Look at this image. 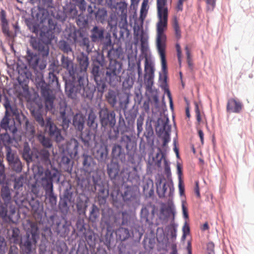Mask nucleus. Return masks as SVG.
I'll return each mask as SVG.
<instances>
[{
	"label": "nucleus",
	"mask_w": 254,
	"mask_h": 254,
	"mask_svg": "<svg viewBox=\"0 0 254 254\" xmlns=\"http://www.w3.org/2000/svg\"><path fill=\"white\" fill-rule=\"evenodd\" d=\"M96 133L85 129L80 132L79 138L84 146L88 149L92 148L97 143Z\"/></svg>",
	"instance_id": "nucleus-24"
},
{
	"label": "nucleus",
	"mask_w": 254,
	"mask_h": 254,
	"mask_svg": "<svg viewBox=\"0 0 254 254\" xmlns=\"http://www.w3.org/2000/svg\"><path fill=\"white\" fill-rule=\"evenodd\" d=\"M114 225H127L130 219V216L126 211H118L113 214Z\"/></svg>",
	"instance_id": "nucleus-35"
},
{
	"label": "nucleus",
	"mask_w": 254,
	"mask_h": 254,
	"mask_svg": "<svg viewBox=\"0 0 254 254\" xmlns=\"http://www.w3.org/2000/svg\"><path fill=\"white\" fill-rule=\"evenodd\" d=\"M43 128L48 135L57 142H60L64 140L61 129L57 127L51 117L46 118V124Z\"/></svg>",
	"instance_id": "nucleus-21"
},
{
	"label": "nucleus",
	"mask_w": 254,
	"mask_h": 254,
	"mask_svg": "<svg viewBox=\"0 0 254 254\" xmlns=\"http://www.w3.org/2000/svg\"><path fill=\"white\" fill-rule=\"evenodd\" d=\"M11 143V137L7 132L0 134V147L4 146L6 148V147H9L8 145Z\"/></svg>",
	"instance_id": "nucleus-60"
},
{
	"label": "nucleus",
	"mask_w": 254,
	"mask_h": 254,
	"mask_svg": "<svg viewBox=\"0 0 254 254\" xmlns=\"http://www.w3.org/2000/svg\"><path fill=\"white\" fill-rule=\"evenodd\" d=\"M107 140L115 141L118 139L119 133L130 132L126 127L125 120L122 115L120 113L117 126L113 127H108L107 129Z\"/></svg>",
	"instance_id": "nucleus-20"
},
{
	"label": "nucleus",
	"mask_w": 254,
	"mask_h": 254,
	"mask_svg": "<svg viewBox=\"0 0 254 254\" xmlns=\"http://www.w3.org/2000/svg\"><path fill=\"white\" fill-rule=\"evenodd\" d=\"M18 73L20 74L17 77V81L19 85L25 86L28 81L30 73L28 71L26 66H25L23 69H18Z\"/></svg>",
	"instance_id": "nucleus-48"
},
{
	"label": "nucleus",
	"mask_w": 254,
	"mask_h": 254,
	"mask_svg": "<svg viewBox=\"0 0 254 254\" xmlns=\"http://www.w3.org/2000/svg\"><path fill=\"white\" fill-rule=\"evenodd\" d=\"M96 9V5H88L87 9L88 16L91 18H95L97 21L102 22L107 16V10L105 8Z\"/></svg>",
	"instance_id": "nucleus-27"
},
{
	"label": "nucleus",
	"mask_w": 254,
	"mask_h": 254,
	"mask_svg": "<svg viewBox=\"0 0 254 254\" xmlns=\"http://www.w3.org/2000/svg\"><path fill=\"white\" fill-rule=\"evenodd\" d=\"M48 221L54 232L60 237L65 238L68 235L71 223L66 216L55 213L49 217Z\"/></svg>",
	"instance_id": "nucleus-9"
},
{
	"label": "nucleus",
	"mask_w": 254,
	"mask_h": 254,
	"mask_svg": "<svg viewBox=\"0 0 254 254\" xmlns=\"http://www.w3.org/2000/svg\"><path fill=\"white\" fill-rule=\"evenodd\" d=\"M82 169L88 174L92 172L94 170L95 162L92 156L87 152H84L81 156Z\"/></svg>",
	"instance_id": "nucleus-31"
},
{
	"label": "nucleus",
	"mask_w": 254,
	"mask_h": 254,
	"mask_svg": "<svg viewBox=\"0 0 254 254\" xmlns=\"http://www.w3.org/2000/svg\"><path fill=\"white\" fill-rule=\"evenodd\" d=\"M169 119L166 116L158 118L155 125L156 133L163 142V146H165L170 141L171 127L169 125Z\"/></svg>",
	"instance_id": "nucleus-17"
},
{
	"label": "nucleus",
	"mask_w": 254,
	"mask_h": 254,
	"mask_svg": "<svg viewBox=\"0 0 254 254\" xmlns=\"http://www.w3.org/2000/svg\"><path fill=\"white\" fill-rule=\"evenodd\" d=\"M242 109V104L234 99H230L228 101L227 111L229 112L239 113Z\"/></svg>",
	"instance_id": "nucleus-47"
},
{
	"label": "nucleus",
	"mask_w": 254,
	"mask_h": 254,
	"mask_svg": "<svg viewBox=\"0 0 254 254\" xmlns=\"http://www.w3.org/2000/svg\"><path fill=\"white\" fill-rule=\"evenodd\" d=\"M157 14L159 21L157 24L156 45L161 62L165 67L166 36L164 34L167 25L168 10L167 0H157Z\"/></svg>",
	"instance_id": "nucleus-3"
},
{
	"label": "nucleus",
	"mask_w": 254,
	"mask_h": 254,
	"mask_svg": "<svg viewBox=\"0 0 254 254\" xmlns=\"http://www.w3.org/2000/svg\"><path fill=\"white\" fill-rule=\"evenodd\" d=\"M25 58L30 67L34 69L37 68L39 62V58L36 54H34L30 50H27Z\"/></svg>",
	"instance_id": "nucleus-44"
},
{
	"label": "nucleus",
	"mask_w": 254,
	"mask_h": 254,
	"mask_svg": "<svg viewBox=\"0 0 254 254\" xmlns=\"http://www.w3.org/2000/svg\"><path fill=\"white\" fill-rule=\"evenodd\" d=\"M106 88L103 91H99L97 83L95 85L89 82L87 76L77 77L73 82L70 81L67 86L65 87V93L68 98L76 100L81 96L84 99L91 101L92 100L96 90L98 96L102 98L105 91L107 90L108 81H105Z\"/></svg>",
	"instance_id": "nucleus-2"
},
{
	"label": "nucleus",
	"mask_w": 254,
	"mask_h": 254,
	"mask_svg": "<svg viewBox=\"0 0 254 254\" xmlns=\"http://www.w3.org/2000/svg\"><path fill=\"white\" fill-rule=\"evenodd\" d=\"M134 81L132 78L128 76L126 77L123 82V90L125 92L126 94L125 95H128L130 89L132 87Z\"/></svg>",
	"instance_id": "nucleus-57"
},
{
	"label": "nucleus",
	"mask_w": 254,
	"mask_h": 254,
	"mask_svg": "<svg viewBox=\"0 0 254 254\" xmlns=\"http://www.w3.org/2000/svg\"><path fill=\"white\" fill-rule=\"evenodd\" d=\"M117 239L121 242H124L131 237L128 229L120 226L115 231Z\"/></svg>",
	"instance_id": "nucleus-46"
},
{
	"label": "nucleus",
	"mask_w": 254,
	"mask_h": 254,
	"mask_svg": "<svg viewBox=\"0 0 254 254\" xmlns=\"http://www.w3.org/2000/svg\"><path fill=\"white\" fill-rule=\"evenodd\" d=\"M77 65V77L81 76H87V70L89 65V60L88 54L84 52L79 53L76 56Z\"/></svg>",
	"instance_id": "nucleus-22"
},
{
	"label": "nucleus",
	"mask_w": 254,
	"mask_h": 254,
	"mask_svg": "<svg viewBox=\"0 0 254 254\" xmlns=\"http://www.w3.org/2000/svg\"><path fill=\"white\" fill-rule=\"evenodd\" d=\"M137 112L138 111L136 108H134V105L132 108L129 110L126 115V127L130 132L134 130L135 120Z\"/></svg>",
	"instance_id": "nucleus-34"
},
{
	"label": "nucleus",
	"mask_w": 254,
	"mask_h": 254,
	"mask_svg": "<svg viewBox=\"0 0 254 254\" xmlns=\"http://www.w3.org/2000/svg\"><path fill=\"white\" fill-rule=\"evenodd\" d=\"M38 139L44 148L47 149L48 150L52 148L53 144L51 139L49 137H46L43 134H39L38 136Z\"/></svg>",
	"instance_id": "nucleus-56"
},
{
	"label": "nucleus",
	"mask_w": 254,
	"mask_h": 254,
	"mask_svg": "<svg viewBox=\"0 0 254 254\" xmlns=\"http://www.w3.org/2000/svg\"><path fill=\"white\" fill-rule=\"evenodd\" d=\"M110 195L115 205L119 203L121 199L128 204H133L136 202L138 191L136 186H127L123 193H121L119 190H115L111 192Z\"/></svg>",
	"instance_id": "nucleus-12"
},
{
	"label": "nucleus",
	"mask_w": 254,
	"mask_h": 254,
	"mask_svg": "<svg viewBox=\"0 0 254 254\" xmlns=\"http://www.w3.org/2000/svg\"><path fill=\"white\" fill-rule=\"evenodd\" d=\"M127 181L132 184V186H136V183L139 179L137 174L136 168L134 167L127 172Z\"/></svg>",
	"instance_id": "nucleus-53"
},
{
	"label": "nucleus",
	"mask_w": 254,
	"mask_h": 254,
	"mask_svg": "<svg viewBox=\"0 0 254 254\" xmlns=\"http://www.w3.org/2000/svg\"><path fill=\"white\" fill-rule=\"evenodd\" d=\"M117 144L130 153L135 146V141L132 135L123 133L121 135Z\"/></svg>",
	"instance_id": "nucleus-29"
},
{
	"label": "nucleus",
	"mask_w": 254,
	"mask_h": 254,
	"mask_svg": "<svg viewBox=\"0 0 254 254\" xmlns=\"http://www.w3.org/2000/svg\"><path fill=\"white\" fill-rule=\"evenodd\" d=\"M40 39L32 37L30 45L32 47L37 51L40 56L43 58L47 57L49 54V46L55 38L54 31L51 30L43 29L40 32Z\"/></svg>",
	"instance_id": "nucleus-6"
},
{
	"label": "nucleus",
	"mask_w": 254,
	"mask_h": 254,
	"mask_svg": "<svg viewBox=\"0 0 254 254\" xmlns=\"http://www.w3.org/2000/svg\"><path fill=\"white\" fill-rule=\"evenodd\" d=\"M47 203L52 209L56 208L57 204V197L54 194V190L45 192Z\"/></svg>",
	"instance_id": "nucleus-52"
},
{
	"label": "nucleus",
	"mask_w": 254,
	"mask_h": 254,
	"mask_svg": "<svg viewBox=\"0 0 254 254\" xmlns=\"http://www.w3.org/2000/svg\"><path fill=\"white\" fill-rule=\"evenodd\" d=\"M155 135L152 126L150 122H146L145 124V129L143 133V138H141L140 146L143 145V149L145 148V145L146 143L150 147H152L154 144Z\"/></svg>",
	"instance_id": "nucleus-23"
},
{
	"label": "nucleus",
	"mask_w": 254,
	"mask_h": 254,
	"mask_svg": "<svg viewBox=\"0 0 254 254\" xmlns=\"http://www.w3.org/2000/svg\"><path fill=\"white\" fill-rule=\"evenodd\" d=\"M105 97L106 102L111 107H115L119 102L120 108L125 113L127 110L129 103V96L123 95L120 96V94L118 90L109 89L105 94Z\"/></svg>",
	"instance_id": "nucleus-16"
},
{
	"label": "nucleus",
	"mask_w": 254,
	"mask_h": 254,
	"mask_svg": "<svg viewBox=\"0 0 254 254\" xmlns=\"http://www.w3.org/2000/svg\"><path fill=\"white\" fill-rule=\"evenodd\" d=\"M154 216V210H152V213L150 214L148 209L146 207L142 208L140 211V217L142 222H144L148 225L152 224V218Z\"/></svg>",
	"instance_id": "nucleus-49"
},
{
	"label": "nucleus",
	"mask_w": 254,
	"mask_h": 254,
	"mask_svg": "<svg viewBox=\"0 0 254 254\" xmlns=\"http://www.w3.org/2000/svg\"><path fill=\"white\" fill-rule=\"evenodd\" d=\"M115 232L114 228H107L106 234L102 237V241L104 245L109 249L110 247L111 242L113 241V234Z\"/></svg>",
	"instance_id": "nucleus-51"
},
{
	"label": "nucleus",
	"mask_w": 254,
	"mask_h": 254,
	"mask_svg": "<svg viewBox=\"0 0 254 254\" xmlns=\"http://www.w3.org/2000/svg\"><path fill=\"white\" fill-rule=\"evenodd\" d=\"M67 40L71 44H75L85 49L88 53L93 47L86 32L81 28L70 30L67 35Z\"/></svg>",
	"instance_id": "nucleus-10"
},
{
	"label": "nucleus",
	"mask_w": 254,
	"mask_h": 254,
	"mask_svg": "<svg viewBox=\"0 0 254 254\" xmlns=\"http://www.w3.org/2000/svg\"><path fill=\"white\" fill-rule=\"evenodd\" d=\"M74 114L71 107L66 103L64 102L60 104L58 120L63 130H66L68 128Z\"/></svg>",
	"instance_id": "nucleus-19"
},
{
	"label": "nucleus",
	"mask_w": 254,
	"mask_h": 254,
	"mask_svg": "<svg viewBox=\"0 0 254 254\" xmlns=\"http://www.w3.org/2000/svg\"><path fill=\"white\" fill-rule=\"evenodd\" d=\"M100 216V209L95 204H93L90 209L89 220L94 223Z\"/></svg>",
	"instance_id": "nucleus-54"
},
{
	"label": "nucleus",
	"mask_w": 254,
	"mask_h": 254,
	"mask_svg": "<svg viewBox=\"0 0 254 254\" xmlns=\"http://www.w3.org/2000/svg\"><path fill=\"white\" fill-rule=\"evenodd\" d=\"M19 234L20 231L18 228H14L12 229L10 239L12 241L13 245L17 244L19 243L20 240Z\"/></svg>",
	"instance_id": "nucleus-63"
},
{
	"label": "nucleus",
	"mask_w": 254,
	"mask_h": 254,
	"mask_svg": "<svg viewBox=\"0 0 254 254\" xmlns=\"http://www.w3.org/2000/svg\"><path fill=\"white\" fill-rule=\"evenodd\" d=\"M30 111L37 125L42 128L44 127L46 124V120L44 119L42 107L40 106L31 107Z\"/></svg>",
	"instance_id": "nucleus-28"
},
{
	"label": "nucleus",
	"mask_w": 254,
	"mask_h": 254,
	"mask_svg": "<svg viewBox=\"0 0 254 254\" xmlns=\"http://www.w3.org/2000/svg\"><path fill=\"white\" fill-rule=\"evenodd\" d=\"M148 0H143L141 4L140 14V19L143 21L145 18L148 10Z\"/></svg>",
	"instance_id": "nucleus-64"
},
{
	"label": "nucleus",
	"mask_w": 254,
	"mask_h": 254,
	"mask_svg": "<svg viewBox=\"0 0 254 254\" xmlns=\"http://www.w3.org/2000/svg\"><path fill=\"white\" fill-rule=\"evenodd\" d=\"M131 234L133 241L135 242H138L143 235V232L140 227H135L132 230Z\"/></svg>",
	"instance_id": "nucleus-59"
},
{
	"label": "nucleus",
	"mask_w": 254,
	"mask_h": 254,
	"mask_svg": "<svg viewBox=\"0 0 254 254\" xmlns=\"http://www.w3.org/2000/svg\"><path fill=\"white\" fill-rule=\"evenodd\" d=\"M35 16L38 21L41 23H44L48 17V11L44 9H39Z\"/></svg>",
	"instance_id": "nucleus-62"
},
{
	"label": "nucleus",
	"mask_w": 254,
	"mask_h": 254,
	"mask_svg": "<svg viewBox=\"0 0 254 254\" xmlns=\"http://www.w3.org/2000/svg\"><path fill=\"white\" fill-rule=\"evenodd\" d=\"M93 155L99 163L105 164L109 159L108 146L105 144H100L94 149Z\"/></svg>",
	"instance_id": "nucleus-25"
},
{
	"label": "nucleus",
	"mask_w": 254,
	"mask_h": 254,
	"mask_svg": "<svg viewBox=\"0 0 254 254\" xmlns=\"http://www.w3.org/2000/svg\"><path fill=\"white\" fill-rule=\"evenodd\" d=\"M90 34L91 42L101 45L102 51H105L111 46V34L104 27L95 25L90 30Z\"/></svg>",
	"instance_id": "nucleus-11"
},
{
	"label": "nucleus",
	"mask_w": 254,
	"mask_h": 254,
	"mask_svg": "<svg viewBox=\"0 0 254 254\" xmlns=\"http://www.w3.org/2000/svg\"><path fill=\"white\" fill-rule=\"evenodd\" d=\"M22 157L27 164L35 162L48 165L51 164L50 152L46 148L31 150L29 145H25L22 151Z\"/></svg>",
	"instance_id": "nucleus-7"
},
{
	"label": "nucleus",
	"mask_w": 254,
	"mask_h": 254,
	"mask_svg": "<svg viewBox=\"0 0 254 254\" xmlns=\"http://www.w3.org/2000/svg\"><path fill=\"white\" fill-rule=\"evenodd\" d=\"M74 158H75L63 152L60 162V166L61 168L65 172L71 173L73 165L72 160Z\"/></svg>",
	"instance_id": "nucleus-32"
},
{
	"label": "nucleus",
	"mask_w": 254,
	"mask_h": 254,
	"mask_svg": "<svg viewBox=\"0 0 254 254\" xmlns=\"http://www.w3.org/2000/svg\"><path fill=\"white\" fill-rule=\"evenodd\" d=\"M103 52H107V56L109 62L112 61H118L116 59L120 58L123 54V51L121 48L118 47L115 48L114 44L112 42L111 46L105 51H102Z\"/></svg>",
	"instance_id": "nucleus-41"
},
{
	"label": "nucleus",
	"mask_w": 254,
	"mask_h": 254,
	"mask_svg": "<svg viewBox=\"0 0 254 254\" xmlns=\"http://www.w3.org/2000/svg\"><path fill=\"white\" fill-rule=\"evenodd\" d=\"M107 172L112 181L114 183L119 176L120 172V165L119 163L112 160L107 165Z\"/></svg>",
	"instance_id": "nucleus-33"
},
{
	"label": "nucleus",
	"mask_w": 254,
	"mask_h": 254,
	"mask_svg": "<svg viewBox=\"0 0 254 254\" xmlns=\"http://www.w3.org/2000/svg\"><path fill=\"white\" fill-rule=\"evenodd\" d=\"M70 42L69 41H65L64 40H60L58 43V46L60 50H61L64 53L68 54L70 52H72V49L70 44Z\"/></svg>",
	"instance_id": "nucleus-58"
},
{
	"label": "nucleus",
	"mask_w": 254,
	"mask_h": 254,
	"mask_svg": "<svg viewBox=\"0 0 254 254\" xmlns=\"http://www.w3.org/2000/svg\"><path fill=\"white\" fill-rule=\"evenodd\" d=\"M86 121V125L88 127V129H86V130H90L96 133L99 125L97 115L92 110L90 111L88 113Z\"/></svg>",
	"instance_id": "nucleus-39"
},
{
	"label": "nucleus",
	"mask_w": 254,
	"mask_h": 254,
	"mask_svg": "<svg viewBox=\"0 0 254 254\" xmlns=\"http://www.w3.org/2000/svg\"><path fill=\"white\" fill-rule=\"evenodd\" d=\"M93 182L98 203L100 206L104 205L110 194L109 184L101 178L94 177H93Z\"/></svg>",
	"instance_id": "nucleus-18"
},
{
	"label": "nucleus",
	"mask_w": 254,
	"mask_h": 254,
	"mask_svg": "<svg viewBox=\"0 0 254 254\" xmlns=\"http://www.w3.org/2000/svg\"><path fill=\"white\" fill-rule=\"evenodd\" d=\"M130 153L117 143H115L112 146L111 155L113 160L125 163L126 162V156Z\"/></svg>",
	"instance_id": "nucleus-26"
},
{
	"label": "nucleus",
	"mask_w": 254,
	"mask_h": 254,
	"mask_svg": "<svg viewBox=\"0 0 254 254\" xmlns=\"http://www.w3.org/2000/svg\"><path fill=\"white\" fill-rule=\"evenodd\" d=\"M98 116L101 128L105 131L108 127H115L117 123V120L119 119V116H117L116 112L106 106L99 108Z\"/></svg>",
	"instance_id": "nucleus-14"
},
{
	"label": "nucleus",
	"mask_w": 254,
	"mask_h": 254,
	"mask_svg": "<svg viewBox=\"0 0 254 254\" xmlns=\"http://www.w3.org/2000/svg\"><path fill=\"white\" fill-rule=\"evenodd\" d=\"M25 181V178L22 175L19 176H16L14 179L13 188L15 190H19L20 188L23 187V184Z\"/></svg>",
	"instance_id": "nucleus-61"
},
{
	"label": "nucleus",
	"mask_w": 254,
	"mask_h": 254,
	"mask_svg": "<svg viewBox=\"0 0 254 254\" xmlns=\"http://www.w3.org/2000/svg\"><path fill=\"white\" fill-rule=\"evenodd\" d=\"M144 70V80L147 83L148 87H151L153 84L154 68L151 63H149L147 59L145 60Z\"/></svg>",
	"instance_id": "nucleus-36"
},
{
	"label": "nucleus",
	"mask_w": 254,
	"mask_h": 254,
	"mask_svg": "<svg viewBox=\"0 0 254 254\" xmlns=\"http://www.w3.org/2000/svg\"><path fill=\"white\" fill-rule=\"evenodd\" d=\"M79 142L75 138H71L66 143L63 152L75 158L78 153Z\"/></svg>",
	"instance_id": "nucleus-37"
},
{
	"label": "nucleus",
	"mask_w": 254,
	"mask_h": 254,
	"mask_svg": "<svg viewBox=\"0 0 254 254\" xmlns=\"http://www.w3.org/2000/svg\"><path fill=\"white\" fill-rule=\"evenodd\" d=\"M88 198L79 197L77 199L76 207L77 213L81 216H85L86 209L88 206Z\"/></svg>",
	"instance_id": "nucleus-43"
},
{
	"label": "nucleus",
	"mask_w": 254,
	"mask_h": 254,
	"mask_svg": "<svg viewBox=\"0 0 254 254\" xmlns=\"http://www.w3.org/2000/svg\"><path fill=\"white\" fill-rule=\"evenodd\" d=\"M102 51L97 52L91 58V73L97 83L99 91L106 88L105 81L110 86L115 87L120 82L123 63L120 61H112L107 65V61Z\"/></svg>",
	"instance_id": "nucleus-1"
},
{
	"label": "nucleus",
	"mask_w": 254,
	"mask_h": 254,
	"mask_svg": "<svg viewBox=\"0 0 254 254\" xmlns=\"http://www.w3.org/2000/svg\"><path fill=\"white\" fill-rule=\"evenodd\" d=\"M57 72H54L53 71H49L48 75L47 77V80L48 82V84L53 90H58L60 89V84L59 83V79L57 76Z\"/></svg>",
	"instance_id": "nucleus-42"
},
{
	"label": "nucleus",
	"mask_w": 254,
	"mask_h": 254,
	"mask_svg": "<svg viewBox=\"0 0 254 254\" xmlns=\"http://www.w3.org/2000/svg\"><path fill=\"white\" fill-rule=\"evenodd\" d=\"M8 113L5 112V115L0 122V126L1 128L5 130L8 129L14 134L17 132V128L15 125L14 120L11 121L8 117Z\"/></svg>",
	"instance_id": "nucleus-40"
},
{
	"label": "nucleus",
	"mask_w": 254,
	"mask_h": 254,
	"mask_svg": "<svg viewBox=\"0 0 254 254\" xmlns=\"http://www.w3.org/2000/svg\"><path fill=\"white\" fill-rule=\"evenodd\" d=\"M39 239V228L36 224L32 223L18 243L21 253L31 254L36 253V247Z\"/></svg>",
	"instance_id": "nucleus-5"
},
{
	"label": "nucleus",
	"mask_w": 254,
	"mask_h": 254,
	"mask_svg": "<svg viewBox=\"0 0 254 254\" xmlns=\"http://www.w3.org/2000/svg\"><path fill=\"white\" fill-rule=\"evenodd\" d=\"M85 116L81 112L75 113L72 117L71 124L77 132H82L85 125Z\"/></svg>",
	"instance_id": "nucleus-30"
},
{
	"label": "nucleus",
	"mask_w": 254,
	"mask_h": 254,
	"mask_svg": "<svg viewBox=\"0 0 254 254\" xmlns=\"http://www.w3.org/2000/svg\"><path fill=\"white\" fill-rule=\"evenodd\" d=\"M28 203L34 213L40 215L42 212L43 209V205L38 199L32 197L29 200Z\"/></svg>",
	"instance_id": "nucleus-50"
},
{
	"label": "nucleus",
	"mask_w": 254,
	"mask_h": 254,
	"mask_svg": "<svg viewBox=\"0 0 254 254\" xmlns=\"http://www.w3.org/2000/svg\"><path fill=\"white\" fill-rule=\"evenodd\" d=\"M37 174L43 175L41 178L40 183L45 192L54 190L53 182L54 180L59 181L60 174L58 170L55 168L46 169L43 172V167L38 168Z\"/></svg>",
	"instance_id": "nucleus-13"
},
{
	"label": "nucleus",
	"mask_w": 254,
	"mask_h": 254,
	"mask_svg": "<svg viewBox=\"0 0 254 254\" xmlns=\"http://www.w3.org/2000/svg\"><path fill=\"white\" fill-rule=\"evenodd\" d=\"M161 65H162V72L163 73L164 75V79L162 80L161 84L160 85V87L162 89L164 90V92L167 94V96L168 97V98L169 100L171 99H172L171 92L168 87L167 85V62L166 60H165V67L163 66V63L161 62Z\"/></svg>",
	"instance_id": "nucleus-45"
},
{
	"label": "nucleus",
	"mask_w": 254,
	"mask_h": 254,
	"mask_svg": "<svg viewBox=\"0 0 254 254\" xmlns=\"http://www.w3.org/2000/svg\"><path fill=\"white\" fill-rule=\"evenodd\" d=\"M60 68L66 70V76L63 77L65 82V87L70 81L73 82L77 77V64L73 60L67 56L62 55L60 58Z\"/></svg>",
	"instance_id": "nucleus-15"
},
{
	"label": "nucleus",
	"mask_w": 254,
	"mask_h": 254,
	"mask_svg": "<svg viewBox=\"0 0 254 254\" xmlns=\"http://www.w3.org/2000/svg\"><path fill=\"white\" fill-rule=\"evenodd\" d=\"M33 81L37 91L44 99L46 104L49 105L51 108H53L55 96L51 87L46 82L43 73L40 71L35 72L33 76Z\"/></svg>",
	"instance_id": "nucleus-8"
},
{
	"label": "nucleus",
	"mask_w": 254,
	"mask_h": 254,
	"mask_svg": "<svg viewBox=\"0 0 254 254\" xmlns=\"http://www.w3.org/2000/svg\"><path fill=\"white\" fill-rule=\"evenodd\" d=\"M175 208L173 205H169L166 209L162 208L160 210L161 217L163 216V219L167 220L171 214L175 215Z\"/></svg>",
	"instance_id": "nucleus-55"
},
{
	"label": "nucleus",
	"mask_w": 254,
	"mask_h": 254,
	"mask_svg": "<svg viewBox=\"0 0 254 254\" xmlns=\"http://www.w3.org/2000/svg\"><path fill=\"white\" fill-rule=\"evenodd\" d=\"M114 218L112 210H108L102 214L100 224L102 229L106 228H114Z\"/></svg>",
	"instance_id": "nucleus-38"
},
{
	"label": "nucleus",
	"mask_w": 254,
	"mask_h": 254,
	"mask_svg": "<svg viewBox=\"0 0 254 254\" xmlns=\"http://www.w3.org/2000/svg\"><path fill=\"white\" fill-rule=\"evenodd\" d=\"M12 191L7 185H3L0 189V217L5 221H11L16 212L15 206L12 204L13 201H16Z\"/></svg>",
	"instance_id": "nucleus-4"
}]
</instances>
